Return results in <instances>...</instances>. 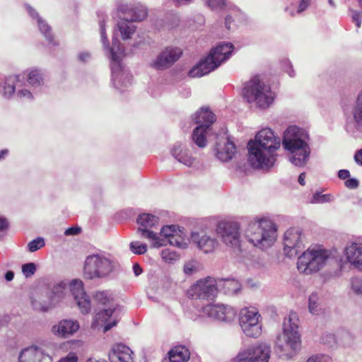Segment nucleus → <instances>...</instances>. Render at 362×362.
<instances>
[{
    "label": "nucleus",
    "mask_w": 362,
    "mask_h": 362,
    "mask_svg": "<svg viewBox=\"0 0 362 362\" xmlns=\"http://www.w3.org/2000/svg\"><path fill=\"white\" fill-rule=\"evenodd\" d=\"M191 238L192 241L197 245L198 247L205 253L214 252L218 246L216 239L206 235L200 236L199 233H193Z\"/></svg>",
    "instance_id": "obj_24"
},
{
    "label": "nucleus",
    "mask_w": 362,
    "mask_h": 362,
    "mask_svg": "<svg viewBox=\"0 0 362 362\" xmlns=\"http://www.w3.org/2000/svg\"><path fill=\"white\" fill-rule=\"evenodd\" d=\"M358 283V279H355L354 281H353V282H352V288H353V289L357 293H361L362 294V285H361V286L358 287V285H357Z\"/></svg>",
    "instance_id": "obj_57"
},
{
    "label": "nucleus",
    "mask_w": 362,
    "mask_h": 362,
    "mask_svg": "<svg viewBox=\"0 0 362 362\" xmlns=\"http://www.w3.org/2000/svg\"><path fill=\"white\" fill-rule=\"evenodd\" d=\"M70 290L76 303L83 314H87L90 310V301L83 288L82 281L74 279L70 284Z\"/></svg>",
    "instance_id": "obj_16"
},
{
    "label": "nucleus",
    "mask_w": 362,
    "mask_h": 362,
    "mask_svg": "<svg viewBox=\"0 0 362 362\" xmlns=\"http://www.w3.org/2000/svg\"><path fill=\"white\" fill-rule=\"evenodd\" d=\"M182 54L178 47H166L152 63V67L157 70H163L171 66Z\"/></svg>",
    "instance_id": "obj_15"
},
{
    "label": "nucleus",
    "mask_w": 362,
    "mask_h": 362,
    "mask_svg": "<svg viewBox=\"0 0 362 362\" xmlns=\"http://www.w3.org/2000/svg\"><path fill=\"white\" fill-rule=\"evenodd\" d=\"M190 353L184 346H177L168 352V358L164 362H187L189 359Z\"/></svg>",
    "instance_id": "obj_26"
},
{
    "label": "nucleus",
    "mask_w": 362,
    "mask_h": 362,
    "mask_svg": "<svg viewBox=\"0 0 362 362\" xmlns=\"http://www.w3.org/2000/svg\"><path fill=\"white\" fill-rule=\"evenodd\" d=\"M22 272L26 278L31 277L36 272V265L35 263L30 262L22 265Z\"/></svg>",
    "instance_id": "obj_44"
},
{
    "label": "nucleus",
    "mask_w": 362,
    "mask_h": 362,
    "mask_svg": "<svg viewBox=\"0 0 362 362\" xmlns=\"http://www.w3.org/2000/svg\"><path fill=\"white\" fill-rule=\"evenodd\" d=\"M233 48L234 47L231 43H223L212 49L210 52L221 64L229 57L233 51Z\"/></svg>",
    "instance_id": "obj_28"
},
{
    "label": "nucleus",
    "mask_w": 362,
    "mask_h": 362,
    "mask_svg": "<svg viewBox=\"0 0 362 362\" xmlns=\"http://www.w3.org/2000/svg\"><path fill=\"white\" fill-rule=\"evenodd\" d=\"M78 329L79 325L77 321L63 320L58 325L53 326L52 331L55 334L66 338L71 336Z\"/></svg>",
    "instance_id": "obj_23"
},
{
    "label": "nucleus",
    "mask_w": 362,
    "mask_h": 362,
    "mask_svg": "<svg viewBox=\"0 0 362 362\" xmlns=\"http://www.w3.org/2000/svg\"><path fill=\"white\" fill-rule=\"evenodd\" d=\"M281 139L269 128L262 129L254 141L248 143L249 161L255 168H269L276 161V151L279 148Z\"/></svg>",
    "instance_id": "obj_1"
},
{
    "label": "nucleus",
    "mask_w": 362,
    "mask_h": 362,
    "mask_svg": "<svg viewBox=\"0 0 362 362\" xmlns=\"http://www.w3.org/2000/svg\"><path fill=\"white\" fill-rule=\"evenodd\" d=\"M133 270H134V273L135 276L140 275L143 272L141 267L137 263H136L133 265Z\"/></svg>",
    "instance_id": "obj_59"
},
{
    "label": "nucleus",
    "mask_w": 362,
    "mask_h": 362,
    "mask_svg": "<svg viewBox=\"0 0 362 362\" xmlns=\"http://www.w3.org/2000/svg\"><path fill=\"white\" fill-rule=\"evenodd\" d=\"M172 155L180 163H183L187 166H192L194 158L189 153L188 151L183 148L182 145H175L172 149Z\"/></svg>",
    "instance_id": "obj_27"
},
{
    "label": "nucleus",
    "mask_w": 362,
    "mask_h": 362,
    "mask_svg": "<svg viewBox=\"0 0 362 362\" xmlns=\"http://www.w3.org/2000/svg\"><path fill=\"white\" fill-rule=\"evenodd\" d=\"M45 246V240L42 238H37L28 244V250L35 252Z\"/></svg>",
    "instance_id": "obj_42"
},
{
    "label": "nucleus",
    "mask_w": 362,
    "mask_h": 362,
    "mask_svg": "<svg viewBox=\"0 0 362 362\" xmlns=\"http://www.w3.org/2000/svg\"><path fill=\"white\" fill-rule=\"evenodd\" d=\"M203 311L209 317L223 322L233 321L237 315V311L232 307L225 305H206Z\"/></svg>",
    "instance_id": "obj_14"
},
{
    "label": "nucleus",
    "mask_w": 362,
    "mask_h": 362,
    "mask_svg": "<svg viewBox=\"0 0 362 362\" xmlns=\"http://www.w3.org/2000/svg\"><path fill=\"white\" fill-rule=\"evenodd\" d=\"M354 117L356 123L362 126V93L358 95V104L354 111Z\"/></svg>",
    "instance_id": "obj_39"
},
{
    "label": "nucleus",
    "mask_w": 362,
    "mask_h": 362,
    "mask_svg": "<svg viewBox=\"0 0 362 362\" xmlns=\"http://www.w3.org/2000/svg\"><path fill=\"white\" fill-rule=\"evenodd\" d=\"M352 22L355 23L357 28H360L362 22V13L357 11H353L351 14Z\"/></svg>",
    "instance_id": "obj_46"
},
{
    "label": "nucleus",
    "mask_w": 362,
    "mask_h": 362,
    "mask_svg": "<svg viewBox=\"0 0 362 362\" xmlns=\"http://www.w3.org/2000/svg\"><path fill=\"white\" fill-rule=\"evenodd\" d=\"M217 233L226 245L233 248L240 247L239 226L235 222H221L217 226Z\"/></svg>",
    "instance_id": "obj_13"
},
{
    "label": "nucleus",
    "mask_w": 362,
    "mask_h": 362,
    "mask_svg": "<svg viewBox=\"0 0 362 362\" xmlns=\"http://www.w3.org/2000/svg\"><path fill=\"white\" fill-rule=\"evenodd\" d=\"M123 14L126 21L133 23L144 20L147 16V11L146 8L139 6L128 9Z\"/></svg>",
    "instance_id": "obj_30"
},
{
    "label": "nucleus",
    "mask_w": 362,
    "mask_h": 362,
    "mask_svg": "<svg viewBox=\"0 0 362 362\" xmlns=\"http://www.w3.org/2000/svg\"><path fill=\"white\" fill-rule=\"evenodd\" d=\"M220 64L210 52L204 59L202 60L189 71V75L191 77H201L210 73L220 66Z\"/></svg>",
    "instance_id": "obj_18"
},
{
    "label": "nucleus",
    "mask_w": 362,
    "mask_h": 362,
    "mask_svg": "<svg viewBox=\"0 0 362 362\" xmlns=\"http://www.w3.org/2000/svg\"><path fill=\"white\" fill-rule=\"evenodd\" d=\"M131 21L125 20V16H123L121 21L118 23V29L121 33L123 40H127L131 37V35L134 33L136 27L132 23Z\"/></svg>",
    "instance_id": "obj_33"
},
{
    "label": "nucleus",
    "mask_w": 362,
    "mask_h": 362,
    "mask_svg": "<svg viewBox=\"0 0 362 362\" xmlns=\"http://www.w3.org/2000/svg\"><path fill=\"white\" fill-rule=\"evenodd\" d=\"M245 235L254 246L262 249L272 246L276 239V228L270 220L262 218L251 222Z\"/></svg>",
    "instance_id": "obj_3"
},
{
    "label": "nucleus",
    "mask_w": 362,
    "mask_h": 362,
    "mask_svg": "<svg viewBox=\"0 0 362 362\" xmlns=\"http://www.w3.org/2000/svg\"><path fill=\"white\" fill-rule=\"evenodd\" d=\"M218 292L216 280L211 276L197 281L187 291L190 298L213 300Z\"/></svg>",
    "instance_id": "obj_11"
},
{
    "label": "nucleus",
    "mask_w": 362,
    "mask_h": 362,
    "mask_svg": "<svg viewBox=\"0 0 362 362\" xmlns=\"http://www.w3.org/2000/svg\"><path fill=\"white\" fill-rule=\"evenodd\" d=\"M207 4L212 8H221L226 4V0H208Z\"/></svg>",
    "instance_id": "obj_49"
},
{
    "label": "nucleus",
    "mask_w": 362,
    "mask_h": 362,
    "mask_svg": "<svg viewBox=\"0 0 362 362\" xmlns=\"http://www.w3.org/2000/svg\"><path fill=\"white\" fill-rule=\"evenodd\" d=\"M218 288L228 295L236 294L241 288V284L233 279H221L217 282Z\"/></svg>",
    "instance_id": "obj_29"
},
{
    "label": "nucleus",
    "mask_w": 362,
    "mask_h": 362,
    "mask_svg": "<svg viewBox=\"0 0 362 362\" xmlns=\"http://www.w3.org/2000/svg\"><path fill=\"white\" fill-rule=\"evenodd\" d=\"M260 317V314L255 308H245L240 310V325L247 336L257 338L261 334Z\"/></svg>",
    "instance_id": "obj_9"
},
{
    "label": "nucleus",
    "mask_w": 362,
    "mask_h": 362,
    "mask_svg": "<svg viewBox=\"0 0 362 362\" xmlns=\"http://www.w3.org/2000/svg\"><path fill=\"white\" fill-rule=\"evenodd\" d=\"M319 297L317 293H312L308 300L309 310L313 314H318L320 309H318Z\"/></svg>",
    "instance_id": "obj_38"
},
{
    "label": "nucleus",
    "mask_w": 362,
    "mask_h": 362,
    "mask_svg": "<svg viewBox=\"0 0 362 362\" xmlns=\"http://www.w3.org/2000/svg\"><path fill=\"white\" fill-rule=\"evenodd\" d=\"M115 312L114 309H106L102 311H100L96 315V320L98 322H104L105 323V325L104 327V332H107L110 330L112 327L116 326L117 322V320H114L111 322H107L109 318L112 315L113 313Z\"/></svg>",
    "instance_id": "obj_32"
},
{
    "label": "nucleus",
    "mask_w": 362,
    "mask_h": 362,
    "mask_svg": "<svg viewBox=\"0 0 362 362\" xmlns=\"http://www.w3.org/2000/svg\"><path fill=\"white\" fill-rule=\"evenodd\" d=\"M130 250L136 255H143L146 252L147 246L145 244H141L138 241H135L131 243Z\"/></svg>",
    "instance_id": "obj_41"
},
{
    "label": "nucleus",
    "mask_w": 362,
    "mask_h": 362,
    "mask_svg": "<svg viewBox=\"0 0 362 362\" xmlns=\"http://www.w3.org/2000/svg\"><path fill=\"white\" fill-rule=\"evenodd\" d=\"M217 158L223 162L230 160L236 151L235 144L229 139L223 142V146L218 144L216 148Z\"/></svg>",
    "instance_id": "obj_25"
},
{
    "label": "nucleus",
    "mask_w": 362,
    "mask_h": 362,
    "mask_svg": "<svg viewBox=\"0 0 362 362\" xmlns=\"http://www.w3.org/2000/svg\"><path fill=\"white\" fill-rule=\"evenodd\" d=\"M101 38L104 45H108V40L103 28H101Z\"/></svg>",
    "instance_id": "obj_62"
},
{
    "label": "nucleus",
    "mask_w": 362,
    "mask_h": 362,
    "mask_svg": "<svg viewBox=\"0 0 362 362\" xmlns=\"http://www.w3.org/2000/svg\"><path fill=\"white\" fill-rule=\"evenodd\" d=\"M270 353L269 346L262 343L249 346L247 349L240 352L237 358L239 361L268 362Z\"/></svg>",
    "instance_id": "obj_12"
},
{
    "label": "nucleus",
    "mask_w": 362,
    "mask_h": 362,
    "mask_svg": "<svg viewBox=\"0 0 362 362\" xmlns=\"http://www.w3.org/2000/svg\"><path fill=\"white\" fill-rule=\"evenodd\" d=\"M345 255L349 262L362 269V244L352 243L345 248Z\"/></svg>",
    "instance_id": "obj_22"
},
{
    "label": "nucleus",
    "mask_w": 362,
    "mask_h": 362,
    "mask_svg": "<svg viewBox=\"0 0 362 362\" xmlns=\"http://www.w3.org/2000/svg\"><path fill=\"white\" fill-rule=\"evenodd\" d=\"M15 81H19V76H11L8 78L4 86V94L7 96L11 95L15 92Z\"/></svg>",
    "instance_id": "obj_35"
},
{
    "label": "nucleus",
    "mask_w": 362,
    "mask_h": 362,
    "mask_svg": "<svg viewBox=\"0 0 362 362\" xmlns=\"http://www.w3.org/2000/svg\"><path fill=\"white\" fill-rule=\"evenodd\" d=\"M42 347L30 346L20 354L18 362H52V358Z\"/></svg>",
    "instance_id": "obj_17"
},
{
    "label": "nucleus",
    "mask_w": 362,
    "mask_h": 362,
    "mask_svg": "<svg viewBox=\"0 0 362 362\" xmlns=\"http://www.w3.org/2000/svg\"><path fill=\"white\" fill-rule=\"evenodd\" d=\"M38 27L40 32L44 35V36L47 39L49 42L52 43L54 42V37L52 35V29L51 28L40 18L37 19Z\"/></svg>",
    "instance_id": "obj_36"
},
{
    "label": "nucleus",
    "mask_w": 362,
    "mask_h": 362,
    "mask_svg": "<svg viewBox=\"0 0 362 362\" xmlns=\"http://www.w3.org/2000/svg\"><path fill=\"white\" fill-rule=\"evenodd\" d=\"M305 173H300L298 177V182L302 186H304L305 185Z\"/></svg>",
    "instance_id": "obj_63"
},
{
    "label": "nucleus",
    "mask_w": 362,
    "mask_h": 362,
    "mask_svg": "<svg viewBox=\"0 0 362 362\" xmlns=\"http://www.w3.org/2000/svg\"><path fill=\"white\" fill-rule=\"evenodd\" d=\"M20 97H25V98H32V93L28 90H21L18 93Z\"/></svg>",
    "instance_id": "obj_58"
},
{
    "label": "nucleus",
    "mask_w": 362,
    "mask_h": 362,
    "mask_svg": "<svg viewBox=\"0 0 362 362\" xmlns=\"http://www.w3.org/2000/svg\"><path fill=\"white\" fill-rule=\"evenodd\" d=\"M59 362H78V356L75 353L70 352L66 357L61 358Z\"/></svg>",
    "instance_id": "obj_51"
},
{
    "label": "nucleus",
    "mask_w": 362,
    "mask_h": 362,
    "mask_svg": "<svg viewBox=\"0 0 362 362\" xmlns=\"http://www.w3.org/2000/svg\"><path fill=\"white\" fill-rule=\"evenodd\" d=\"M178 232H181L180 230H177V228L174 226H165L162 228L160 230V235L164 237V240H167L172 235H175Z\"/></svg>",
    "instance_id": "obj_40"
},
{
    "label": "nucleus",
    "mask_w": 362,
    "mask_h": 362,
    "mask_svg": "<svg viewBox=\"0 0 362 362\" xmlns=\"http://www.w3.org/2000/svg\"><path fill=\"white\" fill-rule=\"evenodd\" d=\"M132 351L122 344H117L112 346L109 352L110 362H134Z\"/></svg>",
    "instance_id": "obj_20"
},
{
    "label": "nucleus",
    "mask_w": 362,
    "mask_h": 362,
    "mask_svg": "<svg viewBox=\"0 0 362 362\" xmlns=\"http://www.w3.org/2000/svg\"><path fill=\"white\" fill-rule=\"evenodd\" d=\"M161 257L166 262L176 261L179 258V255L175 252L171 251L169 249L163 250Z\"/></svg>",
    "instance_id": "obj_43"
},
{
    "label": "nucleus",
    "mask_w": 362,
    "mask_h": 362,
    "mask_svg": "<svg viewBox=\"0 0 362 362\" xmlns=\"http://www.w3.org/2000/svg\"><path fill=\"white\" fill-rule=\"evenodd\" d=\"M330 255L326 250L308 249L298 259V270L304 274L317 272L325 264Z\"/></svg>",
    "instance_id": "obj_6"
},
{
    "label": "nucleus",
    "mask_w": 362,
    "mask_h": 362,
    "mask_svg": "<svg viewBox=\"0 0 362 362\" xmlns=\"http://www.w3.org/2000/svg\"><path fill=\"white\" fill-rule=\"evenodd\" d=\"M181 232H178L175 235H172V237H170L167 240H164V243H165L164 245H166L167 243H168L170 245L176 246L177 247H182L185 245V243H184V238L180 234Z\"/></svg>",
    "instance_id": "obj_37"
},
{
    "label": "nucleus",
    "mask_w": 362,
    "mask_h": 362,
    "mask_svg": "<svg viewBox=\"0 0 362 362\" xmlns=\"http://www.w3.org/2000/svg\"><path fill=\"white\" fill-rule=\"evenodd\" d=\"M243 96L248 103H255L261 108L268 107L273 102L270 88L258 76L247 82L243 89Z\"/></svg>",
    "instance_id": "obj_4"
},
{
    "label": "nucleus",
    "mask_w": 362,
    "mask_h": 362,
    "mask_svg": "<svg viewBox=\"0 0 362 362\" xmlns=\"http://www.w3.org/2000/svg\"><path fill=\"white\" fill-rule=\"evenodd\" d=\"M194 271V267L192 265H185L184 272L186 274H191Z\"/></svg>",
    "instance_id": "obj_60"
},
{
    "label": "nucleus",
    "mask_w": 362,
    "mask_h": 362,
    "mask_svg": "<svg viewBox=\"0 0 362 362\" xmlns=\"http://www.w3.org/2000/svg\"><path fill=\"white\" fill-rule=\"evenodd\" d=\"M113 270V264L109 259L92 255L86 257L83 266V276L86 279H99L107 276Z\"/></svg>",
    "instance_id": "obj_7"
},
{
    "label": "nucleus",
    "mask_w": 362,
    "mask_h": 362,
    "mask_svg": "<svg viewBox=\"0 0 362 362\" xmlns=\"http://www.w3.org/2000/svg\"><path fill=\"white\" fill-rule=\"evenodd\" d=\"M301 245V231L297 228H291L284 234V252L288 255L294 250L298 253V248Z\"/></svg>",
    "instance_id": "obj_19"
},
{
    "label": "nucleus",
    "mask_w": 362,
    "mask_h": 362,
    "mask_svg": "<svg viewBox=\"0 0 362 362\" xmlns=\"http://www.w3.org/2000/svg\"><path fill=\"white\" fill-rule=\"evenodd\" d=\"M194 120L200 125L194 129L192 139L199 147L203 148L206 145V134L216 121V116L209 108H201L196 112Z\"/></svg>",
    "instance_id": "obj_8"
},
{
    "label": "nucleus",
    "mask_w": 362,
    "mask_h": 362,
    "mask_svg": "<svg viewBox=\"0 0 362 362\" xmlns=\"http://www.w3.org/2000/svg\"><path fill=\"white\" fill-rule=\"evenodd\" d=\"M344 185L349 189H356L359 185V182L355 178H349L344 182Z\"/></svg>",
    "instance_id": "obj_50"
},
{
    "label": "nucleus",
    "mask_w": 362,
    "mask_h": 362,
    "mask_svg": "<svg viewBox=\"0 0 362 362\" xmlns=\"http://www.w3.org/2000/svg\"><path fill=\"white\" fill-rule=\"evenodd\" d=\"M110 52L112 60L111 64L112 72L113 74H116L122 70L120 61L124 56V49L120 46L119 40L117 38L112 39Z\"/></svg>",
    "instance_id": "obj_21"
},
{
    "label": "nucleus",
    "mask_w": 362,
    "mask_h": 362,
    "mask_svg": "<svg viewBox=\"0 0 362 362\" xmlns=\"http://www.w3.org/2000/svg\"><path fill=\"white\" fill-rule=\"evenodd\" d=\"M330 360H331V358L328 356L317 355V356H312L310 358H308L307 362H328Z\"/></svg>",
    "instance_id": "obj_48"
},
{
    "label": "nucleus",
    "mask_w": 362,
    "mask_h": 362,
    "mask_svg": "<svg viewBox=\"0 0 362 362\" xmlns=\"http://www.w3.org/2000/svg\"><path fill=\"white\" fill-rule=\"evenodd\" d=\"M344 338L349 340L351 337L348 332L342 331L338 333L337 337L333 334H325L322 336V342L325 344H327L329 346H332L336 344H344Z\"/></svg>",
    "instance_id": "obj_31"
},
{
    "label": "nucleus",
    "mask_w": 362,
    "mask_h": 362,
    "mask_svg": "<svg viewBox=\"0 0 362 362\" xmlns=\"http://www.w3.org/2000/svg\"><path fill=\"white\" fill-rule=\"evenodd\" d=\"M298 129L296 127H288L283 140L284 148L292 153V163L296 166H303L310 155L308 145L301 139L291 138L296 136Z\"/></svg>",
    "instance_id": "obj_5"
},
{
    "label": "nucleus",
    "mask_w": 362,
    "mask_h": 362,
    "mask_svg": "<svg viewBox=\"0 0 362 362\" xmlns=\"http://www.w3.org/2000/svg\"><path fill=\"white\" fill-rule=\"evenodd\" d=\"M158 217L151 214H140L137 218V223L139 225L138 232L141 233V238L152 242L153 247H160L165 244L163 240H160L157 233L151 230L155 228L158 224Z\"/></svg>",
    "instance_id": "obj_10"
},
{
    "label": "nucleus",
    "mask_w": 362,
    "mask_h": 362,
    "mask_svg": "<svg viewBox=\"0 0 362 362\" xmlns=\"http://www.w3.org/2000/svg\"><path fill=\"white\" fill-rule=\"evenodd\" d=\"M338 177L341 180H346L350 177V173L348 170H340L338 172Z\"/></svg>",
    "instance_id": "obj_55"
},
{
    "label": "nucleus",
    "mask_w": 362,
    "mask_h": 362,
    "mask_svg": "<svg viewBox=\"0 0 362 362\" xmlns=\"http://www.w3.org/2000/svg\"><path fill=\"white\" fill-rule=\"evenodd\" d=\"M14 273L12 271H8L5 274V279L8 281H11L13 279Z\"/></svg>",
    "instance_id": "obj_61"
},
{
    "label": "nucleus",
    "mask_w": 362,
    "mask_h": 362,
    "mask_svg": "<svg viewBox=\"0 0 362 362\" xmlns=\"http://www.w3.org/2000/svg\"><path fill=\"white\" fill-rule=\"evenodd\" d=\"M8 221L6 218L0 216V232L6 231L8 228Z\"/></svg>",
    "instance_id": "obj_53"
},
{
    "label": "nucleus",
    "mask_w": 362,
    "mask_h": 362,
    "mask_svg": "<svg viewBox=\"0 0 362 362\" xmlns=\"http://www.w3.org/2000/svg\"><path fill=\"white\" fill-rule=\"evenodd\" d=\"M233 21L232 17L230 16H228L226 18V26L228 29H230V23Z\"/></svg>",
    "instance_id": "obj_64"
},
{
    "label": "nucleus",
    "mask_w": 362,
    "mask_h": 362,
    "mask_svg": "<svg viewBox=\"0 0 362 362\" xmlns=\"http://www.w3.org/2000/svg\"><path fill=\"white\" fill-rule=\"evenodd\" d=\"M43 80V74L39 69H32L28 74V81L31 86H40Z\"/></svg>",
    "instance_id": "obj_34"
},
{
    "label": "nucleus",
    "mask_w": 362,
    "mask_h": 362,
    "mask_svg": "<svg viewBox=\"0 0 362 362\" xmlns=\"http://www.w3.org/2000/svg\"><path fill=\"white\" fill-rule=\"evenodd\" d=\"M354 160L358 165H362V148L356 152L354 155Z\"/></svg>",
    "instance_id": "obj_56"
},
{
    "label": "nucleus",
    "mask_w": 362,
    "mask_h": 362,
    "mask_svg": "<svg viewBox=\"0 0 362 362\" xmlns=\"http://www.w3.org/2000/svg\"><path fill=\"white\" fill-rule=\"evenodd\" d=\"M65 284L62 283L54 286L53 289V296L52 298H62L64 296V291L65 290Z\"/></svg>",
    "instance_id": "obj_47"
},
{
    "label": "nucleus",
    "mask_w": 362,
    "mask_h": 362,
    "mask_svg": "<svg viewBox=\"0 0 362 362\" xmlns=\"http://www.w3.org/2000/svg\"><path fill=\"white\" fill-rule=\"evenodd\" d=\"M284 332L276 341V344L283 355L291 358L300 349L301 341L298 333V318L297 314L291 312L284 320Z\"/></svg>",
    "instance_id": "obj_2"
},
{
    "label": "nucleus",
    "mask_w": 362,
    "mask_h": 362,
    "mask_svg": "<svg viewBox=\"0 0 362 362\" xmlns=\"http://www.w3.org/2000/svg\"><path fill=\"white\" fill-rule=\"evenodd\" d=\"M310 0H301L299 6L298 12L300 13L306 9V8L310 4Z\"/></svg>",
    "instance_id": "obj_54"
},
{
    "label": "nucleus",
    "mask_w": 362,
    "mask_h": 362,
    "mask_svg": "<svg viewBox=\"0 0 362 362\" xmlns=\"http://www.w3.org/2000/svg\"><path fill=\"white\" fill-rule=\"evenodd\" d=\"M331 201L330 194H321L320 193H315L313 197V203H323Z\"/></svg>",
    "instance_id": "obj_45"
},
{
    "label": "nucleus",
    "mask_w": 362,
    "mask_h": 362,
    "mask_svg": "<svg viewBox=\"0 0 362 362\" xmlns=\"http://www.w3.org/2000/svg\"><path fill=\"white\" fill-rule=\"evenodd\" d=\"M81 232V228L80 227H70L65 230L64 234L66 235H76Z\"/></svg>",
    "instance_id": "obj_52"
}]
</instances>
